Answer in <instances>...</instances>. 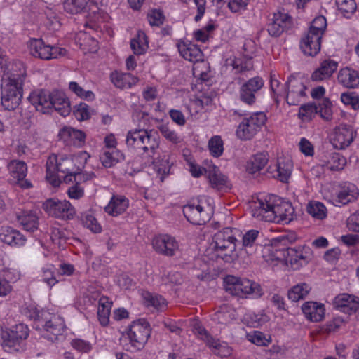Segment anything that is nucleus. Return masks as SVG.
I'll return each instance as SVG.
<instances>
[{"label": "nucleus", "instance_id": "58", "mask_svg": "<svg viewBox=\"0 0 359 359\" xmlns=\"http://www.w3.org/2000/svg\"><path fill=\"white\" fill-rule=\"evenodd\" d=\"M128 75L126 74H121L117 72L111 74V81L114 86L118 88H124L128 86L126 77Z\"/></svg>", "mask_w": 359, "mask_h": 359}, {"label": "nucleus", "instance_id": "2", "mask_svg": "<svg viewBox=\"0 0 359 359\" xmlns=\"http://www.w3.org/2000/svg\"><path fill=\"white\" fill-rule=\"evenodd\" d=\"M35 325L38 329L41 327L44 331L43 337L54 342L63 337V333L65 331V321L62 318L52 315L46 311L36 312Z\"/></svg>", "mask_w": 359, "mask_h": 359}, {"label": "nucleus", "instance_id": "21", "mask_svg": "<svg viewBox=\"0 0 359 359\" xmlns=\"http://www.w3.org/2000/svg\"><path fill=\"white\" fill-rule=\"evenodd\" d=\"M292 164L290 160L281 161L267 169L269 177L277 179L282 182H287L292 172Z\"/></svg>", "mask_w": 359, "mask_h": 359}, {"label": "nucleus", "instance_id": "64", "mask_svg": "<svg viewBox=\"0 0 359 359\" xmlns=\"http://www.w3.org/2000/svg\"><path fill=\"white\" fill-rule=\"evenodd\" d=\"M347 225L350 230L359 232V210L351 215L348 218Z\"/></svg>", "mask_w": 359, "mask_h": 359}, {"label": "nucleus", "instance_id": "32", "mask_svg": "<svg viewBox=\"0 0 359 359\" xmlns=\"http://www.w3.org/2000/svg\"><path fill=\"white\" fill-rule=\"evenodd\" d=\"M128 204V200L126 197L114 196L104 210L109 215L116 217L126 210Z\"/></svg>", "mask_w": 359, "mask_h": 359}, {"label": "nucleus", "instance_id": "10", "mask_svg": "<svg viewBox=\"0 0 359 359\" xmlns=\"http://www.w3.org/2000/svg\"><path fill=\"white\" fill-rule=\"evenodd\" d=\"M357 132L351 125L340 124L334 129L331 143L335 149H344L354 140Z\"/></svg>", "mask_w": 359, "mask_h": 359}, {"label": "nucleus", "instance_id": "40", "mask_svg": "<svg viewBox=\"0 0 359 359\" xmlns=\"http://www.w3.org/2000/svg\"><path fill=\"white\" fill-rule=\"evenodd\" d=\"M259 130L256 128L255 123L248 121V118H243L239 124L237 130V136L243 140H250Z\"/></svg>", "mask_w": 359, "mask_h": 359}, {"label": "nucleus", "instance_id": "16", "mask_svg": "<svg viewBox=\"0 0 359 359\" xmlns=\"http://www.w3.org/2000/svg\"><path fill=\"white\" fill-rule=\"evenodd\" d=\"M8 170L11 177L15 180V183L22 189H29L32 187V183L25 179L27 173V164L20 160L11 161L8 165Z\"/></svg>", "mask_w": 359, "mask_h": 359}, {"label": "nucleus", "instance_id": "54", "mask_svg": "<svg viewBox=\"0 0 359 359\" xmlns=\"http://www.w3.org/2000/svg\"><path fill=\"white\" fill-rule=\"evenodd\" d=\"M345 324L346 321L342 317H334L332 320L327 321L323 330L326 333L335 332Z\"/></svg>", "mask_w": 359, "mask_h": 359}, {"label": "nucleus", "instance_id": "23", "mask_svg": "<svg viewBox=\"0 0 359 359\" xmlns=\"http://www.w3.org/2000/svg\"><path fill=\"white\" fill-rule=\"evenodd\" d=\"M177 48L180 55L185 60L193 62L203 60V53L197 45L189 41H182L177 43Z\"/></svg>", "mask_w": 359, "mask_h": 359}, {"label": "nucleus", "instance_id": "47", "mask_svg": "<svg viewBox=\"0 0 359 359\" xmlns=\"http://www.w3.org/2000/svg\"><path fill=\"white\" fill-rule=\"evenodd\" d=\"M307 212L314 218L323 219L327 216L325 206L320 202H310L307 205Z\"/></svg>", "mask_w": 359, "mask_h": 359}, {"label": "nucleus", "instance_id": "17", "mask_svg": "<svg viewBox=\"0 0 359 359\" xmlns=\"http://www.w3.org/2000/svg\"><path fill=\"white\" fill-rule=\"evenodd\" d=\"M333 306L341 312L352 315L359 309V298L346 293L339 294L334 299Z\"/></svg>", "mask_w": 359, "mask_h": 359}, {"label": "nucleus", "instance_id": "12", "mask_svg": "<svg viewBox=\"0 0 359 359\" xmlns=\"http://www.w3.org/2000/svg\"><path fill=\"white\" fill-rule=\"evenodd\" d=\"M264 86V81L259 76L250 79L244 83L239 90V100L249 105H253L256 102V95Z\"/></svg>", "mask_w": 359, "mask_h": 359}, {"label": "nucleus", "instance_id": "15", "mask_svg": "<svg viewBox=\"0 0 359 359\" xmlns=\"http://www.w3.org/2000/svg\"><path fill=\"white\" fill-rule=\"evenodd\" d=\"M287 90L286 101L289 105H297L301 98L306 96V87L303 81L294 76H290L285 83Z\"/></svg>", "mask_w": 359, "mask_h": 359}, {"label": "nucleus", "instance_id": "13", "mask_svg": "<svg viewBox=\"0 0 359 359\" xmlns=\"http://www.w3.org/2000/svg\"><path fill=\"white\" fill-rule=\"evenodd\" d=\"M22 97V86L7 83L1 88V104L5 109H15L21 102Z\"/></svg>", "mask_w": 359, "mask_h": 359}, {"label": "nucleus", "instance_id": "30", "mask_svg": "<svg viewBox=\"0 0 359 359\" xmlns=\"http://www.w3.org/2000/svg\"><path fill=\"white\" fill-rule=\"evenodd\" d=\"M8 79V84L23 86L26 77V70L22 62L16 61L11 64V67L6 73Z\"/></svg>", "mask_w": 359, "mask_h": 359}, {"label": "nucleus", "instance_id": "60", "mask_svg": "<svg viewBox=\"0 0 359 359\" xmlns=\"http://www.w3.org/2000/svg\"><path fill=\"white\" fill-rule=\"evenodd\" d=\"M233 69H237L239 72L250 71L253 67V63L251 58L241 60L240 59L236 60L233 63Z\"/></svg>", "mask_w": 359, "mask_h": 359}, {"label": "nucleus", "instance_id": "33", "mask_svg": "<svg viewBox=\"0 0 359 359\" xmlns=\"http://www.w3.org/2000/svg\"><path fill=\"white\" fill-rule=\"evenodd\" d=\"M236 244L229 243L225 248L214 249L217 258H219L226 263L233 262L239 259L243 261L240 252L236 251Z\"/></svg>", "mask_w": 359, "mask_h": 359}, {"label": "nucleus", "instance_id": "22", "mask_svg": "<svg viewBox=\"0 0 359 359\" xmlns=\"http://www.w3.org/2000/svg\"><path fill=\"white\" fill-rule=\"evenodd\" d=\"M239 233L237 229L229 227L224 228L222 230L217 231L213 237L214 249L225 248L229 243H235L238 242L236 234Z\"/></svg>", "mask_w": 359, "mask_h": 359}, {"label": "nucleus", "instance_id": "25", "mask_svg": "<svg viewBox=\"0 0 359 359\" xmlns=\"http://www.w3.org/2000/svg\"><path fill=\"white\" fill-rule=\"evenodd\" d=\"M302 310L305 317L312 322H319L325 316L324 304L316 302H305L302 306Z\"/></svg>", "mask_w": 359, "mask_h": 359}, {"label": "nucleus", "instance_id": "31", "mask_svg": "<svg viewBox=\"0 0 359 359\" xmlns=\"http://www.w3.org/2000/svg\"><path fill=\"white\" fill-rule=\"evenodd\" d=\"M63 6L65 11L71 14L86 13L92 6L97 8L93 0H65Z\"/></svg>", "mask_w": 359, "mask_h": 359}, {"label": "nucleus", "instance_id": "24", "mask_svg": "<svg viewBox=\"0 0 359 359\" xmlns=\"http://www.w3.org/2000/svg\"><path fill=\"white\" fill-rule=\"evenodd\" d=\"M283 257L290 262L292 265L296 264L297 266H302L309 262L310 258L305 255L302 248H286L280 250Z\"/></svg>", "mask_w": 359, "mask_h": 359}, {"label": "nucleus", "instance_id": "57", "mask_svg": "<svg viewBox=\"0 0 359 359\" xmlns=\"http://www.w3.org/2000/svg\"><path fill=\"white\" fill-rule=\"evenodd\" d=\"M341 100L344 104L351 105L354 109L359 108V96L355 93H342Z\"/></svg>", "mask_w": 359, "mask_h": 359}, {"label": "nucleus", "instance_id": "56", "mask_svg": "<svg viewBox=\"0 0 359 359\" xmlns=\"http://www.w3.org/2000/svg\"><path fill=\"white\" fill-rule=\"evenodd\" d=\"M74 114L76 119L80 121L88 119L90 116L89 106L86 103L81 102L75 106Z\"/></svg>", "mask_w": 359, "mask_h": 359}, {"label": "nucleus", "instance_id": "53", "mask_svg": "<svg viewBox=\"0 0 359 359\" xmlns=\"http://www.w3.org/2000/svg\"><path fill=\"white\" fill-rule=\"evenodd\" d=\"M208 148L214 157H219L224 151L223 141L220 136H214L208 142Z\"/></svg>", "mask_w": 359, "mask_h": 359}, {"label": "nucleus", "instance_id": "62", "mask_svg": "<svg viewBox=\"0 0 359 359\" xmlns=\"http://www.w3.org/2000/svg\"><path fill=\"white\" fill-rule=\"evenodd\" d=\"M203 341H205L210 348H213V353L216 355H220L221 349L226 348V346L221 344L218 339H215L210 335H208Z\"/></svg>", "mask_w": 359, "mask_h": 359}, {"label": "nucleus", "instance_id": "14", "mask_svg": "<svg viewBox=\"0 0 359 359\" xmlns=\"http://www.w3.org/2000/svg\"><path fill=\"white\" fill-rule=\"evenodd\" d=\"M154 250L167 257H172L179 250V244L176 239L168 234H161L155 236L152 240Z\"/></svg>", "mask_w": 359, "mask_h": 359}, {"label": "nucleus", "instance_id": "34", "mask_svg": "<svg viewBox=\"0 0 359 359\" xmlns=\"http://www.w3.org/2000/svg\"><path fill=\"white\" fill-rule=\"evenodd\" d=\"M18 222L27 231L32 232L37 229L39 218L33 211H22L17 215Z\"/></svg>", "mask_w": 359, "mask_h": 359}, {"label": "nucleus", "instance_id": "28", "mask_svg": "<svg viewBox=\"0 0 359 359\" xmlns=\"http://www.w3.org/2000/svg\"><path fill=\"white\" fill-rule=\"evenodd\" d=\"M337 62L332 60H325L321 62L320 67L311 74V79L313 81H322L332 76L337 70Z\"/></svg>", "mask_w": 359, "mask_h": 359}, {"label": "nucleus", "instance_id": "44", "mask_svg": "<svg viewBox=\"0 0 359 359\" xmlns=\"http://www.w3.org/2000/svg\"><path fill=\"white\" fill-rule=\"evenodd\" d=\"M121 159H124V156L123 154H120L117 150H112L111 151L105 150L100 156L102 163L105 168L112 167Z\"/></svg>", "mask_w": 359, "mask_h": 359}, {"label": "nucleus", "instance_id": "45", "mask_svg": "<svg viewBox=\"0 0 359 359\" xmlns=\"http://www.w3.org/2000/svg\"><path fill=\"white\" fill-rule=\"evenodd\" d=\"M311 287L306 283H301L292 287L288 291V298L293 302L303 299L309 294Z\"/></svg>", "mask_w": 359, "mask_h": 359}, {"label": "nucleus", "instance_id": "42", "mask_svg": "<svg viewBox=\"0 0 359 359\" xmlns=\"http://www.w3.org/2000/svg\"><path fill=\"white\" fill-rule=\"evenodd\" d=\"M158 148V142L154 137H152L151 131L149 133L147 130L142 141V146L140 148V150L144 151L142 154H147V156L152 157Z\"/></svg>", "mask_w": 359, "mask_h": 359}, {"label": "nucleus", "instance_id": "55", "mask_svg": "<svg viewBox=\"0 0 359 359\" xmlns=\"http://www.w3.org/2000/svg\"><path fill=\"white\" fill-rule=\"evenodd\" d=\"M83 225L90 230L92 232L97 233L101 232V226L97 222V219L91 215H86L81 219Z\"/></svg>", "mask_w": 359, "mask_h": 359}, {"label": "nucleus", "instance_id": "63", "mask_svg": "<svg viewBox=\"0 0 359 359\" xmlns=\"http://www.w3.org/2000/svg\"><path fill=\"white\" fill-rule=\"evenodd\" d=\"M248 118V121L255 123V126L259 130H260L266 121V116L263 112L254 113Z\"/></svg>", "mask_w": 359, "mask_h": 359}, {"label": "nucleus", "instance_id": "11", "mask_svg": "<svg viewBox=\"0 0 359 359\" xmlns=\"http://www.w3.org/2000/svg\"><path fill=\"white\" fill-rule=\"evenodd\" d=\"M293 26L292 18L287 13L277 12L273 14L267 25V31L270 36L278 37L284 32L291 29Z\"/></svg>", "mask_w": 359, "mask_h": 359}, {"label": "nucleus", "instance_id": "35", "mask_svg": "<svg viewBox=\"0 0 359 359\" xmlns=\"http://www.w3.org/2000/svg\"><path fill=\"white\" fill-rule=\"evenodd\" d=\"M58 135L64 142H70L77 146H81L86 138V135L82 131L67 127L60 130Z\"/></svg>", "mask_w": 359, "mask_h": 359}, {"label": "nucleus", "instance_id": "37", "mask_svg": "<svg viewBox=\"0 0 359 359\" xmlns=\"http://www.w3.org/2000/svg\"><path fill=\"white\" fill-rule=\"evenodd\" d=\"M205 174L212 188L219 190L226 185V177L221 173L217 166L210 165L205 170Z\"/></svg>", "mask_w": 359, "mask_h": 359}, {"label": "nucleus", "instance_id": "7", "mask_svg": "<svg viewBox=\"0 0 359 359\" xmlns=\"http://www.w3.org/2000/svg\"><path fill=\"white\" fill-rule=\"evenodd\" d=\"M89 157V154L86 151H81L76 156H61L59 159H55L54 170L65 175L61 177L64 178L65 182H72L74 175L81 170L80 166L76 165V163L79 160H82L83 161V163H86ZM59 177H60V176Z\"/></svg>", "mask_w": 359, "mask_h": 359}, {"label": "nucleus", "instance_id": "19", "mask_svg": "<svg viewBox=\"0 0 359 359\" xmlns=\"http://www.w3.org/2000/svg\"><path fill=\"white\" fill-rule=\"evenodd\" d=\"M51 93L45 90H40L32 93L28 100L29 102L39 111L43 114H48L51 111Z\"/></svg>", "mask_w": 359, "mask_h": 359}, {"label": "nucleus", "instance_id": "50", "mask_svg": "<svg viewBox=\"0 0 359 359\" xmlns=\"http://www.w3.org/2000/svg\"><path fill=\"white\" fill-rule=\"evenodd\" d=\"M171 163L169 161V156L163 155L161 159L154 163L155 170L161 175V180L163 181L164 177L167 175L170 170Z\"/></svg>", "mask_w": 359, "mask_h": 359}, {"label": "nucleus", "instance_id": "3", "mask_svg": "<svg viewBox=\"0 0 359 359\" xmlns=\"http://www.w3.org/2000/svg\"><path fill=\"white\" fill-rule=\"evenodd\" d=\"M224 284L227 292L242 298H259L264 294L259 284L247 278L227 276L224 279Z\"/></svg>", "mask_w": 359, "mask_h": 359}, {"label": "nucleus", "instance_id": "6", "mask_svg": "<svg viewBox=\"0 0 359 359\" xmlns=\"http://www.w3.org/2000/svg\"><path fill=\"white\" fill-rule=\"evenodd\" d=\"M151 334V328L149 323L145 319H139L134 321L130 326L127 335L123 340H129L130 348H126L127 350L134 351L142 349L147 343L148 338Z\"/></svg>", "mask_w": 359, "mask_h": 359}, {"label": "nucleus", "instance_id": "43", "mask_svg": "<svg viewBox=\"0 0 359 359\" xmlns=\"http://www.w3.org/2000/svg\"><path fill=\"white\" fill-rule=\"evenodd\" d=\"M143 298L147 306H152L157 311H163L166 307V300L161 295L147 292Z\"/></svg>", "mask_w": 359, "mask_h": 359}, {"label": "nucleus", "instance_id": "20", "mask_svg": "<svg viewBox=\"0 0 359 359\" xmlns=\"http://www.w3.org/2000/svg\"><path fill=\"white\" fill-rule=\"evenodd\" d=\"M259 231L257 230L252 229L248 231L242 238V248L240 250L241 256H243V262L248 264L250 256L255 252V242L258 238Z\"/></svg>", "mask_w": 359, "mask_h": 359}, {"label": "nucleus", "instance_id": "27", "mask_svg": "<svg viewBox=\"0 0 359 359\" xmlns=\"http://www.w3.org/2000/svg\"><path fill=\"white\" fill-rule=\"evenodd\" d=\"M50 101L51 111L53 109L64 117L70 114V102L63 92L58 90L52 92Z\"/></svg>", "mask_w": 359, "mask_h": 359}, {"label": "nucleus", "instance_id": "18", "mask_svg": "<svg viewBox=\"0 0 359 359\" xmlns=\"http://www.w3.org/2000/svg\"><path fill=\"white\" fill-rule=\"evenodd\" d=\"M322 36L307 32L301 39L300 48L304 55L314 57L320 50Z\"/></svg>", "mask_w": 359, "mask_h": 359}, {"label": "nucleus", "instance_id": "39", "mask_svg": "<svg viewBox=\"0 0 359 359\" xmlns=\"http://www.w3.org/2000/svg\"><path fill=\"white\" fill-rule=\"evenodd\" d=\"M111 302L107 297H102L98 302L97 318L102 326H107L109 321Z\"/></svg>", "mask_w": 359, "mask_h": 359}, {"label": "nucleus", "instance_id": "36", "mask_svg": "<svg viewBox=\"0 0 359 359\" xmlns=\"http://www.w3.org/2000/svg\"><path fill=\"white\" fill-rule=\"evenodd\" d=\"M269 161V154L266 152L257 153L248 161L246 170L250 174H255L262 170Z\"/></svg>", "mask_w": 359, "mask_h": 359}, {"label": "nucleus", "instance_id": "59", "mask_svg": "<svg viewBox=\"0 0 359 359\" xmlns=\"http://www.w3.org/2000/svg\"><path fill=\"white\" fill-rule=\"evenodd\" d=\"M147 18L151 26H160L163 24L164 16L162 12L154 9L148 13Z\"/></svg>", "mask_w": 359, "mask_h": 359}, {"label": "nucleus", "instance_id": "41", "mask_svg": "<svg viewBox=\"0 0 359 359\" xmlns=\"http://www.w3.org/2000/svg\"><path fill=\"white\" fill-rule=\"evenodd\" d=\"M144 129H135V130L129 131L127 134L126 143L130 148L140 150L142 146V141L146 133Z\"/></svg>", "mask_w": 359, "mask_h": 359}, {"label": "nucleus", "instance_id": "52", "mask_svg": "<svg viewBox=\"0 0 359 359\" xmlns=\"http://www.w3.org/2000/svg\"><path fill=\"white\" fill-rule=\"evenodd\" d=\"M326 27V18L323 15H319L313 19L308 32L318 34V35L323 36Z\"/></svg>", "mask_w": 359, "mask_h": 359}, {"label": "nucleus", "instance_id": "5", "mask_svg": "<svg viewBox=\"0 0 359 359\" xmlns=\"http://www.w3.org/2000/svg\"><path fill=\"white\" fill-rule=\"evenodd\" d=\"M212 208L206 198L193 201L183 207V214L187 221L194 225H202L210 219Z\"/></svg>", "mask_w": 359, "mask_h": 359}, {"label": "nucleus", "instance_id": "1", "mask_svg": "<svg viewBox=\"0 0 359 359\" xmlns=\"http://www.w3.org/2000/svg\"><path fill=\"white\" fill-rule=\"evenodd\" d=\"M294 209L289 202L282 201L276 196H269L264 200L255 202L252 215L268 222L288 223L293 219Z\"/></svg>", "mask_w": 359, "mask_h": 359}, {"label": "nucleus", "instance_id": "9", "mask_svg": "<svg viewBox=\"0 0 359 359\" xmlns=\"http://www.w3.org/2000/svg\"><path fill=\"white\" fill-rule=\"evenodd\" d=\"M43 208L49 215L62 219H72L76 212L74 208L66 200L50 198L43 203Z\"/></svg>", "mask_w": 359, "mask_h": 359}, {"label": "nucleus", "instance_id": "8", "mask_svg": "<svg viewBox=\"0 0 359 359\" xmlns=\"http://www.w3.org/2000/svg\"><path fill=\"white\" fill-rule=\"evenodd\" d=\"M30 53L42 60L56 59L66 54L65 48L47 45L41 39H33L29 41Z\"/></svg>", "mask_w": 359, "mask_h": 359}, {"label": "nucleus", "instance_id": "46", "mask_svg": "<svg viewBox=\"0 0 359 359\" xmlns=\"http://www.w3.org/2000/svg\"><path fill=\"white\" fill-rule=\"evenodd\" d=\"M336 4L340 13L346 18H351L357 9L355 0H336Z\"/></svg>", "mask_w": 359, "mask_h": 359}, {"label": "nucleus", "instance_id": "49", "mask_svg": "<svg viewBox=\"0 0 359 359\" xmlns=\"http://www.w3.org/2000/svg\"><path fill=\"white\" fill-rule=\"evenodd\" d=\"M69 90L78 97L90 101L95 99V95L91 90H85L76 82L71 81L69 84Z\"/></svg>", "mask_w": 359, "mask_h": 359}, {"label": "nucleus", "instance_id": "29", "mask_svg": "<svg viewBox=\"0 0 359 359\" xmlns=\"http://www.w3.org/2000/svg\"><path fill=\"white\" fill-rule=\"evenodd\" d=\"M337 80L346 88H355L359 86V72L348 67L341 69L338 73Z\"/></svg>", "mask_w": 359, "mask_h": 359}, {"label": "nucleus", "instance_id": "61", "mask_svg": "<svg viewBox=\"0 0 359 359\" xmlns=\"http://www.w3.org/2000/svg\"><path fill=\"white\" fill-rule=\"evenodd\" d=\"M139 39H133L130 41V48L133 50L134 54L140 55L144 54L148 48L147 43H142Z\"/></svg>", "mask_w": 359, "mask_h": 359}, {"label": "nucleus", "instance_id": "38", "mask_svg": "<svg viewBox=\"0 0 359 359\" xmlns=\"http://www.w3.org/2000/svg\"><path fill=\"white\" fill-rule=\"evenodd\" d=\"M358 189L353 184L343 186L337 194V202L341 205H346L354 201L358 196Z\"/></svg>", "mask_w": 359, "mask_h": 359}, {"label": "nucleus", "instance_id": "48", "mask_svg": "<svg viewBox=\"0 0 359 359\" xmlns=\"http://www.w3.org/2000/svg\"><path fill=\"white\" fill-rule=\"evenodd\" d=\"M158 129L161 135L168 141L174 144L181 142L180 137L172 130L168 124L162 123L158 126Z\"/></svg>", "mask_w": 359, "mask_h": 359}, {"label": "nucleus", "instance_id": "4", "mask_svg": "<svg viewBox=\"0 0 359 359\" xmlns=\"http://www.w3.org/2000/svg\"><path fill=\"white\" fill-rule=\"evenodd\" d=\"M29 335V328L20 323L11 329L2 330L1 334V346L5 351L19 352L25 349V340Z\"/></svg>", "mask_w": 359, "mask_h": 359}, {"label": "nucleus", "instance_id": "26", "mask_svg": "<svg viewBox=\"0 0 359 359\" xmlns=\"http://www.w3.org/2000/svg\"><path fill=\"white\" fill-rule=\"evenodd\" d=\"M0 240L11 246H21L25 243V237L18 230L10 226L0 229Z\"/></svg>", "mask_w": 359, "mask_h": 359}, {"label": "nucleus", "instance_id": "51", "mask_svg": "<svg viewBox=\"0 0 359 359\" xmlns=\"http://www.w3.org/2000/svg\"><path fill=\"white\" fill-rule=\"evenodd\" d=\"M318 108L314 103L302 104L299 110V118L304 121L311 119L314 114H318Z\"/></svg>", "mask_w": 359, "mask_h": 359}]
</instances>
